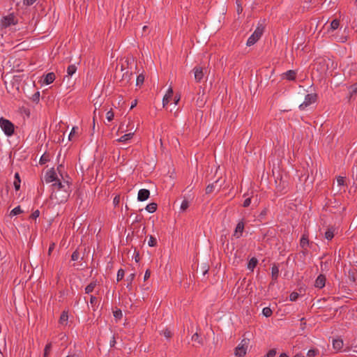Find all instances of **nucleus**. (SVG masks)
<instances>
[{"instance_id": "63", "label": "nucleus", "mask_w": 357, "mask_h": 357, "mask_svg": "<svg viewBox=\"0 0 357 357\" xmlns=\"http://www.w3.org/2000/svg\"><path fill=\"white\" fill-rule=\"evenodd\" d=\"M279 357H289L285 353H282L280 355Z\"/></svg>"}, {"instance_id": "8", "label": "nucleus", "mask_w": 357, "mask_h": 357, "mask_svg": "<svg viewBox=\"0 0 357 357\" xmlns=\"http://www.w3.org/2000/svg\"><path fill=\"white\" fill-rule=\"evenodd\" d=\"M195 79L197 82H201L204 77V69L200 66H196L193 69Z\"/></svg>"}, {"instance_id": "7", "label": "nucleus", "mask_w": 357, "mask_h": 357, "mask_svg": "<svg viewBox=\"0 0 357 357\" xmlns=\"http://www.w3.org/2000/svg\"><path fill=\"white\" fill-rule=\"evenodd\" d=\"M316 100L317 95L315 93H310L306 95L304 102L299 105L300 109H305L309 105L314 103Z\"/></svg>"}, {"instance_id": "39", "label": "nucleus", "mask_w": 357, "mask_h": 357, "mask_svg": "<svg viewBox=\"0 0 357 357\" xmlns=\"http://www.w3.org/2000/svg\"><path fill=\"white\" fill-rule=\"evenodd\" d=\"M318 353L317 350L310 349L307 353V357H314Z\"/></svg>"}, {"instance_id": "6", "label": "nucleus", "mask_w": 357, "mask_h": 357, "mask_svg": "<svg viewBox=\"0 0 357 357\" xmlns=\"http://www.w3.org/2000/svg\"><path fill=\"white\" fill-rule=\"evenodd\" d=\"M44 181L46 183H56V181H61L56 176V174L54 169L47 170L44 176Z\"/></svg>"}, {"instance_id": "18", "label": "nucleus", "mask_w": 357, "mask_h": 357, "mask_svg": "<svg viewBox=\"0 0 357 357\" xmlns=\"http://www.w3.org/2000/svg\"><path fill=\"white\" fill-rule=\"evenodd\" d=\"M132 73L128 70H126L125 73H123L121 75V81L125 84L128 83L131 79Z\"/></svg>"}, {"instance_id": "15", "label": "nucleus", "mask_w": 357, "mask_h": 357, "mask_svg": "<svg viewBox=\"0 0 357 357\" xmlns=\"http://www.w3.org/2000/svg\"><path fill=\"white\" fill-rule=\"evenodd\" d=\"M296 73L294 70H289L282 75V77L287 80H294L296 79Z\"/></svg>"}, {"instance_id": "60", "label": "nucleus", "mask_w": 357, "mask_h": 357, "mask_svg": "<svg viewBox=\"0 0 357 357\" xmlns=\"http://www.w3.org/2000/svg\"><path fill=\"white\" fill-rule=\"evenodd\" d=\"M319 65H323V66H324V65H326V60H324V59H323V60H321V61L319 63Z\"/></svg>"}, {"instance_id": "12", "label": "nucleus", "mask_w": 357, "mask_h": 357, "mask_svg": "<svg viewBox=\"0 0 357 357\" xmlns=\"http://www.w3.org/2000/svg\"><path fill=\"white\" fill-rule=\"evenodd\" d=\"M344 346L343 340L340 338L334 339L333 340V348L336 352L341 351Z\"/></svg>"}, {"instance_id": "57", "label": "nucleus", "mask_w": 357, "mask_h": 357, "mask_svg": "<svg viewBox=\"0 0 357 357\" xmlns=\"http://www.w3.org/2000/svg\"><path fill=\"white\" fill-rule=\"evenodd\" d=\"M126 69V66L124 63H121V73H123V70Z\"/></svg>"}, {"instance_id": "21", "label": "nucleus", "mask_w": 357, "mask_h": 357, "mask_svg": "<svg viewBox=\"0 0 357 357\" xmlns=\"http://www.w3.org/2000/svg\"><path fill=\"white\" fill-rule=\"evenodd\" d=\"M300 245L303 248H305L309 245L308 236L306 234H303L301 241Z\"/></svg>"}, {"instance_id": "51", "label": "nucleus", "mask_w": 357, "mask_h": 357, "mask_svg": "<svg viewBox=\"0 0 357 357\" xmlns=\"http://www.w3.org/2000/svg\"><path fill=\"white\" fill-rule=\"evenodd\" d=\"M39 215H40V212H39V211L37 210L31 214V218L33 219H36L39 216Z\"/></svg>"}, {"instance_id": "49", "label": "nucleus", "mask_w": 357, "mask_h": 357, "mask_svg": "<svg viewBox=\"0 0 357 357\" xmlns=\"http://www.w3.org/2000/svg\"><path fill=\"white\" fill-rule=\"evenodd\" d=\"M213 188H214L213 184L208 185L206 188V193H207V194L211 193L213 192Z\"/></svg>"}, {"instance_id": "53", "label": "nucleus", "mask_w": 357, "mask_h": 357, "mask_svg": "<svg viewBox=\"0 0 357 357\" xmlns=\"http://www.w3.org/2000/svg\"><path fill=\"white\" fill-rule=\"evenodd\" d=\"M90 303L91 305H96L97 303V298L96 296H91L90 298Z\"/></svg>"}, {"instance_id": "48", "label": "nucleus", "mask_w": 357, "mask_h": 357, "mask_svg": "<svg viewBox=\"0 0 357 357\" xmlns=\"http://www.w3.org/2000/svg\"><path fill=\"white\" fill-rule=\"evenodd\" d=\"M79 255L77 251H75L71 256V259L73 261H77L79 259Z\"/></svg>"}, {"instance_id": "29", "label": "nucleus", "mask_w": 357, "mask_h": 357, "mask_svg": "<svg viewBox=\"0 0 357 357\" xmlns=\"http://www.w3.org/2000/svg\"><path fill=\"white\" fill-rule=\"evenodd\" d=\"M51 349H52V343L50 342V343L47 344L45 347L43 357H47L49 354L50 353Z\"/></svg>"}, {"instance_id": "54", "label": "nucleus", "mask_w": 357, "mask_h": 357, "mask_svg": "<svg viewBox=\"0 0 357 357\" xmlns=\"http://www.w3.org/2000/svg\"><path fill=\"white\" fill-rule=\"evenodd\" d=\"M48 160L47 158L43 155L41 158H40V164H45L47 161Z\"/></svg>"}, {"instance_id": "55", "label": "nucleus", "mask_w": 357, "mask_h": 357, "mask_svg": "<svg viewBox=\"0 0 357 357\" xmlns=\"http://www.w3.org/2000/svg\"><path fill=\"white\" fill-rule=\"evenodd\" d=\"M151 275V273L149 270H147L144 274V280H147L148 278H149Z\"/></svg>"}, {"instance_id": "64", "label": "nucleus", "mask_w": 357, "mask_h": 357, "mask_svg": "<svg viewBox=\"0 0 357 357\" xmlns=\"http://www.w3.org/2000/svg\"><path fill=\"white\" fill-rule=\"evenodd\" d=\"M66 357H78V356L76 355H68Z\"/></svg>"}, {"instance_id": "3", "label": "nucleus", "mask_w": 357, "mask_h": 357, "mask_svg": "<svg viewBox=\"0 0 357 357\" xmlns=\"http://www.w3.org/2000/svg\"><path fill=\"white\" fill-rule=\"evenodd\" d=\"M249 342V339H243L241 340V343L234 349V355L236 357H243L245 356Z\"/></svg>"}, {"instance_id": "24", "label": "nucleus", "mask_w": 357, "mask_h": 357, "mask_svg": "<svg viewBox=\"0 0 357 357\" xmlns=\"http://www.w3.org/2000/svg\"><path fill=\"white\" fill-rule=\"evenodd\" d=\"M157 209V204L155 203H151L146 206V210L149 213H154Z\"/></svg>"}, {"instance_id": "20", "label": "nucleus", "mask_w": 357, "mask_h": 357, "mask_svg": "<svg viewBox=\"0 0 357 357\" xmlns=\"http://www.w3.org/2000/svg\"><path fill=\"white\" fill-rule=\"evenodd\" d=\"M68 320V313L66 312H63L61 314L60 319H59V323L61 325H67Z\"/></svg>"}, {"instance_id": "56", "label": "nucleus", "mask_w": 357, "mask_h": 357, "mask_svg": "<svg viewBox=\"0 0 357 357\" xmlns=\"http://www.w3.org/2000/svg\"><path fill=\"white\" fill-rule=\"evenodd\" d=\"M180 98H181L180 96H175V98H174V104H175V105H177V104H178V102H179V100H180Z\"/></svg>"}, {"instance_id": "11", "label": "nucleus", "mask_w": 357, "mask_h": 357, "mask_svg": "<svg viewBox=\"0 0 357 357\" xmlns=\"http://www.w3.org/2000/svg\"><path fill=\"white\" fill-rule=\"evenodd\" d=\"M150 192L146 189H141L138 192L137 199L140 202H144L149 199Z\"/></svg>"}, {"instance_id": "14", "label": "nucleus", "mask_w": 357, "mask_h": 357, "mask_svg": "<svg viewBox=\"0 0 357 357\" xmlns=\"http://www.w3.org/2000/svg\"><path fill=\"white\" fill-rule=\"evenodd\" d=\"M56 76L54 73H49L44 76L43 83L48 85L55 80Z\"/></svg>"}, {"instance_id": "35", "label": "nucleus", "mask_w": 357, "mask_h": 357, "mask_svg": "<svg viewBox=\"0 0 357 357\" xmlns=\"http://www.w3.org/2000/svg\"><path fill=\"white\" fill-rule=\"evenodd\" d=\"M189 207V202L188 200H183L181 204V210L185 211Z\"/></svg>"}, {"instance_id": "22", "label": "nucleus", "mask_w": 357, "mask_h": 357, "mask_svg": "<svg viewBox=\"0 0 357 357\" xmlns=\"http://www.w3.org/2000/svg\"><path fill=\"white\" fill-rule=\"evenodd\" d=\"M257 264V259L255 257L252 258L248 264V268L250 271H253Z\"/></svg>"}, {"instance_id": "37", "label": "nucleus", "mask_w": 357, "mask_h": 357, "mask_svg": "<svg viewBox=\"0 0 357 357\" xmlns=\"http://www.w3.org/2000/svg\"><path fill=\"white\" fill-rule=\"evenodd\" d=\"M156 239L153 236H151L148 241L149 245L151 247H153L156 245Z\"/></svg>"}, {"instance_id": "43", "label": "nucleus", "mask_w": 357, "mask_h": 357, "mask_svg": "<svg viewBox=\"0 0 357 357\" xmlns=\"http://www.w3.org/2000/svg\"><path fill=\"white\" fill-rule=\"evenodd\" d=\"M122 315H123V314H122V312L121 310H117L114 312V316L116 319H121L122 317Z\"/></svg>"}, {"instance_id": "41", "label": "nucleus", "mask_w": 357, "mask_h": 357, "mask_svg": "<svg viewBox=\"0 0 357 357\" xmlns=\"http://www.w3.org/2000/svg\"><path fill=\"white\" fill-rule=\"evenodd\" d=\"M337 183L338 185H340V186L344 185V183H345L344 177L338 176L337 178Z\"/></svg>"}, {"instance_id": "44", "label": "nucleus", "mask_w": 357, "mask_h": 357, "mask_svg": "<svg viewBox=\"0 0 357 357\" xmlns=\"http://www.w3.org/2000/svg\"><path fill=\"white\" fill-rule=\"evenodd\" d=\"M135 273H131L130 275H129L127 277L126 280L128 282V286H129L132 283V282L133 281V280L135 278Z\"/></svg>"}, {"instance_id": "17", "label": "nucleus", "mask_w": 357, "mask_h": 357, "mask_svg": "<svg viewBox=\"0 0 357 357\" xmlns=\"http://www.w3.org/2000/svg\"><path fill=\"white\" fill-rule=\"evenodd\" d=\"M335 230V229L333 227L328 228L327 229V231L325 232V234H324L325 238L328 241L332 240L333 238L334 237Z\"/></svg>"}, {"instance_id": "42", "label": "nucleus", "mask_w": 357, "mask_h": 357, "mask_svg": "<svg viewBox=\"0 0 357 357\" xmlns=\"http://www.w3.org/2000/svg\"><path fill=\"white\" fill-rule=\"evenodd\" d=\"M298 297V294L296 292H292L289 296V299L291 301H295Z\"/></svg>"}, {"instance_id": "31", "label": "nucleus", "mask_w": 357, "mask_h": 357, "mask_svg": "<svg viewBox=\"0 0 357 357\" xmlns=\"http://www.w3.org/2000/svg\"><path fill=\"white\" fill-rule=\"evenodd\" d=\"M272 313H273V312L270 307H266L263 308V310H262V314L266 317H271Z\"/></svg>"}, {"instance_id": "47", "label": "nucleus", "mask_w": 357, "mask_h": 357, "mask_svg": "<svg viewBox=\"0 0 357 357\" xmlns=\"http://www.w3.org/2000/svg\"><path fill=\"white\" fill-rule=\"evenodd\" d=\"M275 355H276L275 349H271L267 353L266 357H275Z\"/></svg>"}, {"instance_id": "16", "label": "nucleus", "mask_w": 357, "mask_h": 357, "mask_svg": "<svg viewBox=\"0 0 357 357\" xmlns=\"http://www.w3.org/2000/svg\"><path fill=\"white\" fill-rule=\"evenodd\" d=\"M244 229V223L243 221H241L239 222L236 227V229H235V232H234V235L237 237V238H239L242 233H243V231Z\"/></svg>"}, {"instance_id": "26", "label": "nucleus", "mask_w": 357, "mask_h": 357, "mask_svg": "<svg viewBox=\"0 0 357 357\" xmlns=\"http://www.w3.org/2000/svg\"><path fill=\"white\" fill-rule=\"evenodd\" d=\"M15 181H14V186L16 190H20V175L18 173H15Z\"/></svg>"}, {"instance_id": "30", "label": "nucleus", "mask_w": 357, "mask_h": 357, "mask_svg": "<svg viewBox=\"0 0 357 357\" xmlns=\"http://www.w3.org/2000/svg\"><path fill=\"white\" fill-rule=\"evenodd\" d=\"M78 128L77 127H73L71 132L69 134L68 139L69 140H73L75 135L78 134Z\"/></svg>"}, {"instance_id": "36", "label": "nucleus", "mask_w": 357, "mask_h": 357, "mask_svg": "<svg viewBox=\"0 0 357 357\" xmlns=\"http://www.w3.org/2000/svg\"><path fill=\"white\" fill-rule=\"evenodd\" d=\"M191 339L192 341L196 342L198 344H202V340L200 339L199 335L197 333L192 336Z\"/></svg>"}, {"instance_id": "19", "label": "nucleus", "mask_w": 357, "mask_h": 357, "mask_svg": "<svg viewBox=\"0 0 357 357\" xmlns=\"http://www.w3.org/2000/svg\"><path fill=\"white\" fill-rule=\"evenodd\" d=\"M271 276L273 281H276L279 276V268L278 266L274 265L271 268Z\"/></svg>"}, {"instance_id": "27", "label": "nucleus", "mask_w": 357, "mask_h": 357, "mask_svg": "<svg viewBox=\"0 0 357 357\" xmlns=\"http://www.w3.org/2000/svg\"><path fill=\"white\" fill-rule=\"evenodd\" d=\"M340 26V21L338 20H333L330 25V29L332 31L337 29Z\"/></svg>"}, {"instance_id": "50", "label": "nucleus", "mask_w": 357, "mask_h": 357, "mask_svg": "<svg viewBox=\"0 0 357 357\" xmlns=\"http://www.w3.org/2000/svg\"><path fill=\"white\" fill-rule=\"evenodd\" d=\"M120 202V197L119 195L116 196L113 199V204L114 206H117Z\"/></svg>"}, {"instance_id": "52", "label": "nucleus", "mask_w": 357, "mask_h": 357, "mask_svg": "<svg viewBox=\"0 0 357 357\" xmlns=\"http://www.w3.org/2000/svg\"><path fill=\"white\" fill-rule=\"evenodd\" d=\"M55 248V243H52L50 244V248H49V250H48V255H50L52 252L54 250Z\"/></svg>"}, {"instance_id": "59", "label": "nucleus", "mask_w": 357, "mask_h": 357, "mask_svg": "<svg viewBox=\"0 0 357 357\" xmlns=\"http://www.w3.org/2000/svg\"><path fill=\"white\" fill-rule=\"evenodd\" d=\"M115 343H116V341H115L114 337H113L112 340L110 341V346L111 347L114 346Z\"/></svg>"}, {"instance_id": "62", "label": "nucleus", "mask_w": 357, "mask_h": 357, "mask_svg": "<svg viewBox=\"0 0 357 357\" xmlns=\"http://www.w3.org/2000/svg\"><path fill=\"white\" fill-rule=\"evenodd\" d=\"M243 10V8H241V6L240 5L238 4V9H237V11L238 13H240L241 12H242Z\"/></svg>"}, {"instance_id": "1", "label": "nucleus", "mask_w": 357, "mask_h": 357, "mask_svg": "<svg viewBox=\"0 0 357 357\" xmlns=\"http://www.w3.org/2000/svg\"><path fill=\"white\" fill-rule=\"evenodd\" d=\"M70 194V185L68 181H56L52 184V193L50 198L54 199L56 203L66 202Z\"/></svg>"}, {"instance_id": "10", "label": "nucleus", "mask_w": 357, "mask_h": 357, "mask_svg": "<svg viewBox=\"0 0 357 357\" xmlns=\"http://www.w3.org/2000/svg\"><path fill=\"white\" fill-rule=\"evenodd\" d=\"M173 89L172 87L170 86L167 91V93L163 97V99H162V105L163 107H165L170 101V100L172 99V96H173Z\"/></svg>"}, {"instance_id": "23", "label": "nucleus", "mask_w": 357, "mask_h": 357, "mask_svg": "<svg viewBox=\"0 0 357 357\" xmlns=\"http://www.w3.org/2000/svg\"><path fill=\"white\" fill-rule=\"evenodd\" d=\"M97 284H96V282H91L89 284H88L86 288H85V293L86 294H89L91 292H92L95 287H96Z\"/></svg>"}, {"instance_id": "58", "label": "nucleus", "mask_w": 357, "mask_h": 357, "mask_svg": "<svg viewBox=\"0 0 357 357\" xmlns=\"http://www.w3.org/2000/svg\"><path fill=\"white\" fill-rule=\"evenodd\" d=\"M137 100H135L132 102V104H131L130 109L134 108V107L137 105Z\"/></svg>"}, {"instance_id": "46", "label": "nucleus", "mask_w": 357, "mask_h": 357, "mask_svg": "<svg viewBox=\"0 0 357 357\" xmlns=\"http://www.w3.org/2000/svg\"><path fill=\"white\" fill-rule=\"evenodd\" d=\"M251 204V197L246 198L243 204V207H248Z\"/></svg>"}, {"instance_id": "4", "label": "nucleus", "mask_w": 357, "mask_h": 357, "mask_svg": "<svg viewBox=\"0 0 357 357\" xmlns=\"http://www.w3.org/2000/svg\"><path fill=\"white\" fill-rule=\"evenodd\" d=\"M264 32V27L261 25L257 26L254 33L248 38L246 45L252 46L255 45L261 38Z\"/></svg>"}, {"instance_id": "61", "label": "nucleus", "mask_w": 357, "mask_h": 357, "mask_svg": "<svg viewBox=\"0 0 357 357\" xmlns=\"http://www.w3.org/2000/svg\"><path fill=\"white\" fill-rule=\"evenodd\" d=\"M135 261H136V262H138V261H139V254H138V253H137V255H135Z\"/></svg>"}, {"instance_id": "13", "label": "nucleus", "mask_w": 357, "mask_h": 357, "mask_svg": "<svg viewBox=\"0 0 357 357\" xmlns=\"http://www.w3.org/2000/svg\"><path fill=\"white\" fill-rule=\"evenodd\" d=\"M326 278L323 275H319L315 280L314 286L321 289L325 286Z\"/></svg>"}, {"instance_id": "25", "label": "nucleus", "mask_w": 357, "mask_h": 357, "mask_svg": "<svg viewBox=\"0 0 357 357\" xmlns=\"http://www.w3.org/2000/svg\"><path fill=\"white\" fill-rule=\"evenodd\" d=\"M77 71V67L75 65H70L67 68V75L72 76Z\"/></svg>"}, {"instance_id": "9", "label": "nucleus", "mask_w": 357, "mask_h": 357, "mask_svg": "<svg viewBox=\"0 0 357 357\" xmlns=\"http://www.w3.org/2000/svg\"><path fill=\"white\" fill-rule=\"evenodd\" d=\"M133 128H134L132 126V128L130 129L131 131L130 132L123 135L120 138H119L116 141L119 142H127L129 140H130L133 137V135L136 131V130H134Z\"/></svg>"}, {"instance_id": "40", "label": "nucleus", "mask_w": 357, "mask_h": 357, "mask_svg": "<svg viewBox=\"0 0 357 357\" xmlns=\"http://www.w3.org/2000/svg\"><path fill=\"white\" fill-rule=\"evenodd\" d=\"M162 333L167 338H170L172 336V333L169 329L162 331Z\"/></svg>"}, {"instance_id": "38", "label": "nucleus", "mask_w": 357, "mask_h": 357, "mask_svg": "<svg viewBox=\"0 0 357 357\" xmlns=\"http://www.w3.org/2000/svg\"><path fill=\"white\" fill-rule=\"evenodd\" d=\"M356 94H357V86L354 85L350 89V92H349L350 98H351L354 96H355Z\"/></svg>"}, {"instance_id": "32", "label": "nucleus", "mask_w": 357, "mask_h": 357, "mask_svg": "<svg viewBox=\"0 0 357 357\" xmlns=\"http://www.w3.org/2000/svg\"><path fill=\"white\" fill-rule=\"evenodd\" d=\"M144 82V76L142 74H140L137 76V80H136V84L137 86H141Z\"/></svg>"}, {"instance_id": "28", "label": "nucleus", "mask_w": 357, "mask_h": 357, "mask_svg": "<svg viewBox=\"0 0 357 357\" xmlns=\"http://www.w3.org/2000/svg\"><path fill=\"white\" fill-rule=\"evenodd\" d=\"M22 213V210L21 209L20 206H17L14 208L10 213V216H14L19 215Z\"/></svg>"}, {"instance_id": "45", "label": "nucleus", "mask_w": 357, "mask_h": 357, "mask_svg": "<svg viewBox=\"0 0 357 357\" xmlns=\"http://www.w3.org/2000/svg\"><path fill=\"white\" fill-rule=\"evenodd\" d=\"M37 0H23V3L25 6H30L33 5Z\"/></svg>"}, {"instance_id": "34", "label": "nucleus", "mask_w": 357, "mask_h": 357, "mask_svg": "<svg viewBox=\"0 0 357 357\" xmlns=\"http://www.w3.org/2000/svg\"><path fill=\"white\" fill-rule=\"evenodd\" d=\"M124 270L122 268L119 269L117 273V281L121 280L124 277Z\"/></svg>"}, {"instance_id": "33", "label": "nucleus", "mask_w": 357, "mask_h": 357, "mask_svg": "<svg viewBox=\"0 0 357 357\" xmlns=\"http://www.w3.org/2000/svg\"><path fill=\"white\" fill-rule=\"evenodd\" d=\"M114 114L112 109L108 111L106 114V118L108 121H112L114 119Z\"/></svg>"}, {"instance_id": "2", "label": "nucleus", "mask_w": 357, "mask_h": 357, "mask_svg": "<svg viewBox=\"0 0 357 357\" xmlns=\"http://www.w3.org/2000/svg\"><path fill=\"white\" fill-rule=\"evenodd\" d=\"M0 127L6 136L10 137L14 134V124L10 121L4 119L3 117L0 118Z\"/></svg>"}, {"instance_id": "5", "label": "nucleus", "mask_w": 357, "mask_h": 357, "mask_svg": "<svg viewBox=\"0 0 357 357\" xmlns=\"http://www.w3.org/2000/svg\"><path fill=\"white\" fill-rule=\"evenodd\" d=\"M17 22V20L14 14H9L1 18L0 21V26L2 28H7L11 25H15Z\"/></svg>"}]
</instances>
